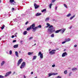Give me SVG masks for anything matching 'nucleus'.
<instances>
[{
	"instance_id": "obj_32",
	"label": "nucleus",
	"mask_w": 78,
	"mask_h": 78,
	"mask_svg": "<svg viewBox=\"0 0 78 78\" xmlns=\"http://www.w3.org/2000/svg\"><path fill=\"white\" fill-rule=\"evenodd\" d=\"M55 37V35H54V34H53L51 36V37Z\"/></svg>"
},
{
	"instance_id": "obj_39",
	"label": "nucleus",
	"mask_w": 78,
	"mask_h": 78,
	"mask_svg": "<svg viewBox=\"0 0 78 78\" xmlns=\"http://www.w3.org/2000/svg\"><path fill=\"white\" fill-rule=\"evenodd\" d=\"M66 41H63L62 42V44H65V43H66Z\"/></svg>"
},
{
	"instance_id": "obj_63",
	"label": "nucleus",
	"mask_w": 78,
	"mask_h": 78,
	"mask_svg": "<svg viewBox=\"0 0 78 78\" xmlns=\"http://www.w3.org/2000/svg\"><path fill=\"white\" fill-rule=\"evenodd\" d=\"M57 50H59V49L57 48Z\"/></svg>"
},
{
	"instance_id": "obj_21",
	"label": "nucleus",
	"mask_w": 78,
	"mask_h": 78,
	"mask_svg": "<svg viewBox=\"0 0 78 78\" xmlns=\"http://www.w3.org/2000/svg\"><path fill=\"white\" fill-rule=\"evenodd\" d=\"M33 54V52H29L28 53V55H31Z\"/></svg>"
},
{
	"instance_id": "obj_61",
	"label": "nucleus",
	"mask_w": 78,
	"mask_h": 78,
	"mask_svg": "<svg viewBox=\"0 0 78 78\" xmlns=\"http://www.w3.org/2000/svg\"><path fill=\"white\" fill-rule=\"evenodd\" d=\"M22 41H20V42H21V43H22Z\"/></svg>"
},
{
	"instance_id": "obj_9",
	"label": "nucleus",
	"mask_w": 78,
	"mask_h": 78,
	"mask_svg": "<svg viewBox=\"0 0 78 78\" xmlns=\"http://www.w3.org/2000/svg\"><path fill=\"white\" fill-rule=\"evenodd\" d=\"M60 30L61 31V33L63 34V33H64V32L66 31V29H60Z\"/></svg>"
},
{
	"instance_id": "obj_36",
	"label": "nucleus",
	"mask_w": 78,
	"mask_h": 78,
	"mask_svg": "<svg viewBox=\"0 0 78 78\" xmlns=\"http://www.w3.org/2000/svg\"><path fill=\"white\" fill-rule=\"evenodd\" d=\"M5 77L3 76L0 75V78H4Z\"/></svg>"
},
{
	"instance_id": "obj_40",
	"label": "nucleus",
	"mask_w": 78,
	"mask_h": 78,
	"mask_svg": "<svg viewBox=\"0 0 78 78\" xmlns=\"http://www.w3.org/2000/svg\"><path fill=\"white\" fill-rule=\"evenodd\" d=\"M33 37H30L29 38V40H31V39H33Z\"/></svg>"
},
{
	"instance_id": "obj_14",
	"label": "nucleus",
	"mask_w": 78,
	"mask_h": 78,
	"mask_svg": "<svg viewBox=\"0 0 78 78\" xmlns=\"http://www.w3.org/2000/svg\"><path fill=\"white\" fill-rule=\"evenodd\" d=\"M65 41H66V42H69V41H71V39L70 38H68V39H65Z\"/></svg>"
},
{
	"instance_id": "obj_29",
	"label": "nucleus",
	"mask_w": 78,
	"mask_h": 78,
	"mask_svg": "<svg viewBox=\"0 0 78 78\" xmlns=\"http://www.w3.org/2000/svg\"><path fill=\"white\" fill-rule=\"evenodd\" d=\"M58 75V73H52V75Z\"/></svg>"
},
{
	"instance_id": "obj_44",
	"label": "nucleus",
	"mask_w": 78,
	"mask_h": 78,
	"mask_svg": "<svg viewBox=\"0 0 78 78\" xmlns=\"http://www.w3.org/2000/svg\"><path fill=\"white\" fill-rule=\"evenodd\" d=\"M58 78H61V77L60 76H57Z\"/></svg>"
},
{
	"instance_id": "obj_23",
	"label": "nucleus",
	"mask_w": 78,
	"mask_h": 78,
	"mask_svg": "<svg viewBox=\"0 0 78 78\" xmlns=\"http://www.w3.org/2000/svg\"><path fill=\"white\" fill-rule=\"evenodd\" d=\"M31 27H28L27 28V31H30V30L31 29Z\"/></svg>"
},
{
	"instance_id": "obj_3",
	"label": "nucleus",
	"mask_w": 78,
	"mask_h": 78,
	"mask_svg": "<svg viewBox=\"0 0 78 78\" xmlns=\"http://www.w3.org/2000/svg\"><path fill=\"white\" fill-rule=\"evenodd\" d=\"M56 51V50L55 49L52 50L51 51H49V53L51 55H54V54H55V51Z\"/></svg>"
},
{
	"instance_id": "obj_51",
	"label": "nucleus",
	"mask_w": 78,
	"mask_h": 78,
	"mask_svg": "<svg viewBox=\"0 0 78 78\" xmlns=\"http://www.w3.org/2000/svg\"><path fill=\"white\" fill-rule=\"evenodd\" d=\"M14 9H15L14 8H12V11H14Z\"/></svg>"
},
{
	"instance_id": "obj_54",
	"label": "nucleus",
	"mask_w": 78,
	"mask_h": 78,
	"mask_svg": "<svg viewBox=\"0 0 78 78\" xmlns=\"http://www.w3.org/2000/svg\"><path fill=\"white\" fill-rule=\"evenodd\" d=\"M17 35V33H15V35Z\"/></svg>"
},
{
	"instance_id": "obj_38",
	"label": "nucleus",
	"mask_w": 78,
	"mask_h": 78,
	"mask_svg": "<svg viewBox=\"0 0 78 78\" xmlns=\"http://www.w3.org/2000/svg\"><path fill=\"white\" fill-rule=\"evenodd\" d=\"M56 0H52V1L51 2V3H54L55 2Z\"/></svg>"
},
{
	"instance_id": "obj_11",
	"label": "nucleus",
	"mask_w": 78,
	"mask_h": 78,
	"mask_svg": "<svg viewBox=\"0 0 78 78\" xmlns=\"http://www.w3.org/2000/svg\"><path fill=\"white\" fill-rule=\"evenodd\" d=\"M67 53L66 52H65L62 54V57H64L65 56H67Z\"/></svg>"
},
{
	"instance_id": "obj_31",
	"label": "nucleus",
	"mask_w": 78,
	"mask_h": 78,
	"mask_svg": "<svg viewBox=\"0 0 78 78\" xmlns=\"http://www.w3.org/2000/svg\"><path fill=\"white\" fill-rule=\"evenodd\" d=\"M45 11H46V9H44L41 10L42 12H45Z\"/></svg>"
},
{
	"instance_id": "obj_50",
	"label": "nucleus",
	"mask_w": 78,
	"mask_h": 78,
	"mask_svg": "<svg viewBox=\"0 0 78 78\" xmlns=\"http://www.w3.org/2000/svg\"><path fill=\"white\" fill-rule=\"evenodd\" d=\"M14 35H12V36L11 37L12 38H14Z\"/></svg>"
},
{
	"instance_id": "obj_25",
	"label": "nucleus",
	"mask_w": 78,
	"mask_h": 78,
	"mask_svg": "<svg viewBox=\"0 0 78 78\" xmlns=\"http://www.w3.org/2000/svg\"><path fill=\"white\" fill-rule=\"evenodd\" d=\"M27 34V31H25L23 33V34L24 35H26V34Z\"/></svg>"
},
{
	"instance_id": "obj_2",
	"label": "nucleus",
	"mask_w": 78,
	"mask_h": 78,
	"mask_svg": "<svg viewBox=\"0 0 78 78\" xmlns=\"http://www.w3.org/2000/svg\"><path fill=\"white\" fill-rule=\"evenodd\" d=\"M26 66V63L25 62H23L21 66H20V69H23Z\"/></svg>"
},
{
	"instance_id": "obj_45",
	"label": "nucleus",
	"mask_w": 78,
	"mask_h": 78,
	"mask_svg": "<svg viewBox=\"0 0 78 78\" xmlns=\"http://www.w3.org/2000/svg\"><path fill=\"white\" fill-rule=\"evenodd\" d=\"M28 21H27V22H26V23L25 24L26 25H27V24H28Z\"/></svg>"
},
{
	"instance_id": "obj_8",
	"label": "nucleus",
	"mask_w": 78,
	"mask_h": 78,
	"mask_svg": "<svg viewBox=\"0 0 78 78\" xmlns=\"http://www.w3.org/2000/svg\"><path fill=\"white\" fill-rule=\"evenodd\" d=\"M47 25H48L45 27V28H48V27H53V25H50V24L49 23H47L46 24Z\"/></svg>"
},
{
	"instance_id": "obj_55",
	"label": "nucleus",
	"mask_w": 78,
	"mask_h": 78,
	"mask_svg": "<svg viewBox=\"0 0 78 78\" xmlns=\"http://www.w3.org/2000/svg\"><path fill=\"white\" fill-rule=\"evenodd\" d=\"M23 76L24 77L23 78H26V76Z\"/></svg>"
},
{
	"instance_id": "obj_30",
	"label": "nucleus",
	"mask_w": 78,
	"mask_h": 78,
	"mask_svg": "<svg viewBox=\"0 0 78 78\" xmlns=\"http://www.w3.org/2000/svg\"><path fill=\"white\" fill-rule=\"evenodd\" d=\"M71 14L69 13L66 16V17H70V16H71Z\"/></svg>"
},
{
	"instance_id": "obj_58",
	"label": "nucleus",
	"mask_w": 78,
	"mask_h": 78,
	"mask_svg": "<svg viewBox=\"0 0 78 78\" xmlns=\"http://www.w3.org/2000/svg\"><path fill=\"white\" fill-rule=\"evenodd\" d=\"M51 51V49H50L49 50V51Z\"/></svg>"
},
{
	"instance_id": "obj_37",
	"label": "nucleus",
	"mask_w": 78,
	"mask_h": 78,
	"mask_svg": "<svg viewBox=\"0 0 78 78\" xmlns=\"http://www.w3.org/2000/svg\"><path fill=\"white\" fill-rule=\"evenodd\" d=\"M64 6L65 7V8H67V5H66V4H64Z\"/></svg>"
},
{
	"instance_id": "obj_17",
	"label": "nucleus",
	"mask_w": 78,
	"mask_h": 78,
	"mask_svg": "<svg viewBox=\"0 0 78 78\" xmlns=\"http://www.w3.org/2000/svg\"><path fill=\"white\" fill-rule=\"evenodd\" d=\"M41 14H42L41 13H37L35 15V16H41Z\"/></svg>"
},
{
	"instance_id": "obj_62",
	"label": "nucleus",
	"mask_w": 78,
	"mask_h": 78,
	"mask_svg": "<svg viewBox=\"0 0 78 78\" xmlns=\"http://www.w3.org/2000/svg\"><path fill=\"white\" fill-rule=\"evenodd\" d=\"M1 0H0V3H1Z\"/></svg>"
},
{
	"instance_id": "obj_53",
	"label": "nucleus",
	"mask_w": 78,
	"mask_h": 78,
	"mask_svg": "<svg viewBox=\"0 0 78 78\" xmlns=\"http://www.w3.org/2000/svg\"><path fill=\"white\" fill-rule=\"evenodd\" d=\"M15 73H16V72H14L13 73V75L15 74Z\"/></svg>"
},
{
	"instance_id": "obj_52",
	"label": "nucleus",
	"mask_w": 78,
	"mask_h": 78,
	"mask_svg": "<svg viewBox=\"0 0 78 78\" xmlns=\"http://www.w3.org/2000/svg\"><path fill=\"white\" fill-rule=\"evenodd\" d=\"M57 8H58V7L56 6L55 7V10H57Z\"/></svg>"
},
{
	"instance_id": "obj_26",
	"label": "nucleus",
	"mask_w": 78,
	"mask_h": 78,
	"mask_svg": "<svg viewBox=\"0 0 78 78\" xmlns=\"http://www.w3.org/2000/svg\"><path fill=\"white\" fill-rule=\"evenodd\" d=\"M48 75L49 77L53 75V74L52 73H50L48 74Z\"/></svg>"
},
{
	"instance_id": "obj_59",
	"label": "nucleus",
	"mask_w": 78,
	"mask_h": 78,
	"mask_svg": "<svg viewBox=\"0 0 78 78\" xmlns=\"http://www.w3.org/2000/svg\"><path fill=\"white\" fill-rule=\"evenodd\" d=\"M53 21H55V19H53Z\"/></svg>"
},
{
	"instance_id": "obj_24",
	"label": "nucleus",
	"mask_w": 78,
	"mask_h": 78,
	"mask_svg": "<svg viewBox=\"0 0 78 78\" xmlns=\"http://www.w3.org/2000/svg\"><path fill=\"white\" fill-rule=\"evenodd\" d=\"M59 31H61V30H60L56 31L55 32V33H58L59 32Z\"/></svg>"
},
{
	"instance_id": "obj_16",
	"label": "nucleus",
	"mask_w": 78,
	"mask_h": 78,
	"mask_svg": "<svg viewBox=\"0 0 78 78\" xmlns=\"http://www.w3.org/2000/svg\"><path fill=\"white\" fill-rule=\"evenodd\" d=\"M15 55H16V56L17 57H19V53H18V52L17 51L15 52Z\"/></svg>"
},
{
	"instance_id": "obj_28",
	"label": "nucleus",
	"mask_w": 78,
	"mask_h": 78,
	"mask_svg": "<svg viewBox=\"0 0 78 78\" xmlns=\"http://www.w3.org/2000/svg\"><path fill=\"white\" fill-rule=\"evenodd\" d=\"M75 15H74L73 16H72L70 18V20H72L73 19V18L75 17Z\"/></svg>"
},
{
	"instance_id": "obj_42",
	"label": "nucleus",
	"mask_w": 78,
	"mask_h": 78,
	"mask_svg": "<svg viewBox=\"0 0 78 78\" xmlns=\"http://www.w3.org/2000/svg\"><path fill=\"white\" fill-rule=\"evenodd\" d=\"M52 67H55V65H52Z\"/></svg>"
},
{
	"instance_id": "obj_15",
	"label": "nucleus",
	"mask_w": 78,
	"mask_h": 78,
	"mask_svg": "<svg viewBox=\"0 0 78 78\" xmlns=\"http://www.w3.org/2000/svg\"><path fill=\"white\" fill-rule=\"evenodd\" d=\"M19 47V44H16L13 46L14 48H17Z\"/></svg>"
},
{
	"instance_id": "obj_35",
	"label": "nucleus",
	"mask_w": 78,
	"mask_h": 78,
	"mask_svg": "<svg viewBox=\"0 0 78 78\" xmlns=\"http://www.w3.org/2000/svg\"><path fill=\"white\" fill-rule=\"evenodd\" d=\"M9 55H12V51L10 50L9 51Z\"/></svg>"
},
{
	"instance_id": "obj_46",
	"label": "nucleus",
	"mask_w": 78,
	"mask_h": 78,
	"mask_svg": "<svg viewBox=\"0 0 78 78\" xmlns=\"http://www.w3.org/2000/svg\"><path fill=\"white\" fill-rule=\"evenodd\" d=\"M72 28V26H71L69 27V29H71Z\"/></svg>"
},
{
	"instance_id": "obj_18",
	"label": "nucleus",
	"mask_w": 78,
	"mask_h": 78,
	"mask_svg": "<svg viewBox=\"0 0 78 78\" xmlns=\"http://www.w3.org/2000/svg\"><path fill=\"white\" fill-rule=\"evenodd\" d=\"M78 69L76 68H73L72 69V70L73 71H75V70H77Z\"/></svg>"
},
{
	"instance_id": "obj_43",
	"label": "nucleus",
	"mask_w": 78,
	"mask_h": 78,
	"mask_svg": "<svg viewBox=\"0 0 78 78\" xmlns=\"http://www.w3.org/2000/svg\"><path fill=\"white\" fill-rule=\"evenodd\" d=\"M41 28V25H39L38 26V28Z\"/></svg>"
},
{
	"instance_id": "obj_1",
	"label": "nucleus",
	"mask_w": 78,
	"mask_h": 78,
	"mask_svg": "<svg viewBox=\"0 0 78 78\" xmlns=\"http://www.w3.org/2000/svg\"><path fill=\"white\" fill-rule=\"evenodd\" d=\"M55 30V28L53 27H49L48 29V33L49 34H51L52 33H53Z\"/></svg>"
},
{
	"instance_id": "obj_10",
	"label": "nucleus",
	"mask_w": 78,
	"mask_h": 78,
	"mask_svg": "<svg viewBox=\"0 0 78 78\" xmlns=\"http://www.w3.org/2000/svg\"><path fill=\"white\" fill-rule=\"evenodd\" d=\"M34 5L35 7V9H37V8H38L39 6V5H37V4H36V3H35L34 4Z\"/></svg>"
},
{
	"instance_id": "obj_5",
	"label": "nucleus",
	"mask_w": 78,
	"mask_h": 78,
	"mask_svg": "<svg viewBox=\"0 0 78 78\" xmlns=\"http://www.w3.org/2000/svg\"><path fill=\"white\" fill-rule=\"evenodd\" d=\"M22 61H23V59H22V58H21L18 61V63L17 64L18 66H19V65L20 64Z\"/></svg>"
},
{
	"instance_id": "obj_41",
	"label": "nucleus",
	"mask_w": 78,
	"mask_h": 78,
	"mask_svg": "<svg viewBox=\"0 0 78 78\" xmlns=\"http://www.w3.org/2000/svg\"><path fill=\"white\" fill-rule=\"evenodd\" d=\"M72 74V73H69V76H71V74Z\"/></svg>"
},
{
	"instance_id": "obj_6",
	"label": "nucleus",
	"mask_w": 78,
	"mask_h": 78,
	"mask_svg": "<svg viewBox=\"0 0 78 78\" xmlns=\"http://www.w3.org/2000/svg\"><path fill=\"white\" fill-rule=\"evenodd\" d=\"M11 71H9L7 73H6L5 75V76H9L10 74H11Z\"/></svg>"
},
{
	"instance_id": "obj_20",
	"label": "nucleus",
	"mask_w": 78,
	"mask_h": 78,
	"mask_svg": "<svg viewBox=\"0 0 78 78\" xmlns=\"http://www.w3.org/2000/svg\"><path fill=\"white\" fill-rule=\"evenodd\" d=\"M49 19H50L49 17L46 18L45 19V22H48L49 20Z\"/></svg>"
},
{
	"instance_id": "obj_56",
	"label": "nucleus",
	"mask_w": 78,
	"mask_h": 78,
	"mask_svg": "<svg viewBox=\"0 0 78 78\" xmlns=\"http://www.w3.org/2000/svg\"><path fill=\"white\" fill-rule=\"evenodd\" d=\"M31 75L33 74V72H31Z\"/></svg>"
},
{
	"instance_id": "obj_33",
	"label": "nucleus",
	"mask_w": 78,
	"mask_h": 78,
	"mask_svg": "<svg viewBox=\"0 0 78 78\" xmlns=\"http://www.w3.org/2000/svg\"><path fill=\"white\" fill-rule=\"evenodd\" d=\"M64 74H67V70H66L65 71H64Z\"/></svg>"
},
{
	"instance_id": "obj_49",
	"label": "nucleus",
	"mask_w": 78,
	"mask_h": 78,
	"mask_svg": "<svg viewBox=\"0 0 78 78\" xmlns=\"http://www.w3.org/2000/svg\"><path fill=\"white\" fill-rule=\"evenodd\" d=\"M21 16H25V14H22Z\"/></svg>"
},
{
	"instance_id": "obj_27",
	"label": "nucleus",
	"mask_w": 78,
	"mask_h": 78,
	"mask_svg": "<svg viewBox=\"0 0 78 78\" xmlns=\"http://www.w3.org/2000/svg\"><path fill=\"white\" fill-rule=\"evenodd\" d=\"M5 25H2V27H1V30L4 29V28H5Z\"/></svg>"
},
{
	"instance_id": "obj_48",
	"label": "nucleus",
	"mask_w": 78,
	"mask_h": 78,
	"mask_svg": "<svg viewBox=\"0 0 78 78\" xmlns=\"http://www.w3.org/2000/svg\"><path fill=\"white\" fill-rule=\"evenodd\" d=\"M16 42V40H14L13 41V42L14 43V42Z\"/></svg>"
},
{
	"instance_id": "obj_47",
	"label": "nucleus",
	"mask_w": 78,
	"mask_h": 78,
	"mask_svg": "<svg viewBox=\"0 0 78 78\" xmlns=\"http://www.w3.org/2000/svg\"><path fill=\"white\" fill-rule=\"evenodd\" d=\"M74 47H77V45H76V44H75V45H74Z\"/></svg>"
},
{
	"instance_id": "obj_64",
	"label": "nucleus",
	"mask_w": 78,
	"mask_h": 78,
	"mask_svg": "<svg viewBox=\"0 0 78 78\" xmlns=\"http://www.w3.org/2000/svg\"><path fill=\"white\" fill-rule=\"evenodd\" d=\"M34 42H36V40L34 41Z\"/></svg>"
},
{
	"instance_id": "obj_57",
	"label": "nucleus",
	"mask_w": 78,
	"mask_h": 78,
	"mask_svg": "<svg viewBox=\"0 0 78 78\" xmlns=\"http://www.w3.org/2000/svg\"><path fill=\"white\" fill-rule=\"evenodd\" d=\"M36 45V44H35L34 45H32V47H33V46H34V45Z\"/></svg>"
},
{
	"instance_id": "obj_22",
	"label": "nucleus",
	"mask_w": 78,
	"mask_h": 78,
	"mask_svg": "<svg viewBox=\"0 0 78 78\" xmlns=\"http://www.w3.org/2000/svg\"><path fill=\"white\" fill-rule=\"evenodd\" d=\"M37 58V56H36V55L34 56L33 57V59H32L33 61V60H34L36 59Z\"/></svg>"
},
{
	"instance_id": "obj_12",
	"label": "nucleus",
	"mask_w": 78,
	"mask_h": 78,
	"mask_svg": "<svg viewBox=\"0 0 78 78\" xmlns=\"http://www.w3.org/2000/svg\"><path fill=\"white\" fill-rule=\"evenodd\" d=\"M37 28H38V27H34L33 28H32V29H33V31H34V32H35V31L36 30Z\"/></svg>"
},
{
	"instance_id": "obj_19",
	"label": "nucleus",
	"mask_w": 78,
	"mask_h": 78,
	"mask_svg": "<svg viewBox=\"0 0 78 78\" xmlns=\"http://www.w3.org/2000/svg\"><path fill=\"white\" fill-rule=\"evenodd\" d=\"M5 63V61H2V62L1 63V66H3V65H4V64Z\"/></svg>"
},
{
	"instance_id": "obj_4",
	"label": "nucleus",
	"mask_w": 78,
	"mask_h": 78,
	"mask_svg": "<svg viewBox=\"0 0 78 78\" xmlns=\"http://www.w3.org/2000/svg\"><path fill=\"white\" fill-rule=\"evenodd\" d=\"M38 56H40L41 59L43 58V53H42V52L40 51L38 54Z\"/></svg>"
},
{
	"instance_id": "obj_34",
	"label": "nucleus",
	"mask_w": 78,
	"mask_h": 78,
	"mask_svg": "<svg viewBox=\"0 0 78 78\" xmlns=\"http://www.w3.org/2000/svg\"><path fill=\"white\" fill-rule=\"evenodd\" d=\"M51 6H52V4H49V8L50 9L51 8Z\"/></svg>"
},
{
	"instance_id": "obj_7",
	"label": "nucleus",
	"mask_w": 78,
	"mask_h": 78,
	"mask_svg": "<svg viewBox=\"0 0 78 78\" xmlns=\"http://www.w3.org/2000/svg\"><path fill=\"white\" fill-rule=\"evenodd\" d=\"M14 2V0H10L9 2L11 3V5H15L16 4V3L13 2Z\"/></svg>"
},
{
	"instance_id": "obj_13",
	"label": "nucleus",
	"mask_w": 78,
	"mask_h": 78,
	"mask_svg": "<svg viewBox=\"0 0 78 78\" xmlns=\"http://www.w3.org/2000/svg\"><path fill=\"white\" fill-rule=\"evenodd\" d=\"M35 24L34 23L33 24L30 26V28H32H32H34V27H35Z\"/></svg>"
},
{
	"instance_id": "obj_60",
	"label": "nucleus",
	"mask_w": 78,
	"mask_h": 78,
	"mask_svg": "<svg viewBox=\"0 0 78 78\" xmlns=\"http://www.w3.org/2000/svg\"><path fill=\"white\" fill-rule=\"evenodd\" d=\"M15 37H17V35H15Z\"/></svg>"
}]
</instances>
